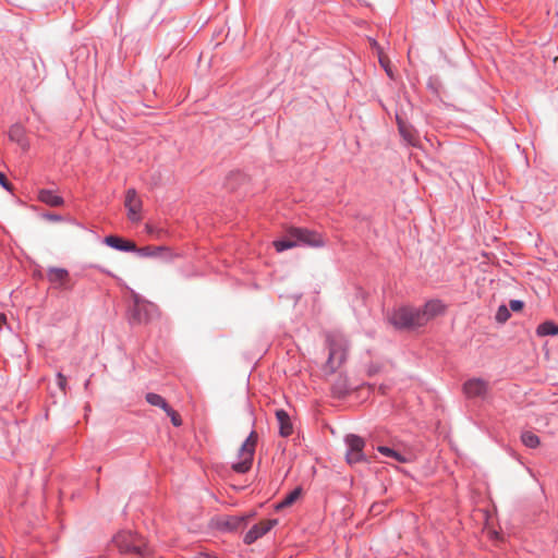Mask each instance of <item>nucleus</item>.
<instances>
[{
  "label": "nucleus",
  "mask_w": 558,
  "mask_h": 558,
  "mask_svg": "<svg viewBox=\"0 0 558 558\" xmlns=\"http://www.w3.org/2000/svg\"><path fill=\"white\" fill-rule=\"evenodd\" d=\"M112 543L121 554L132 555L135 558H154L145 539L131 531H120L113 536Z\"/></svg>",
  "instance_id": "nucleus-1"
},
{
  "label": "nucleus",
  "mask_w": 558,
  "mask_h": 558,
  "mask_svg": "<svg viewBox=\"0 0 558 558\" xmlns=\"http://www.w3.org/2000/svg\"><path fill=\"white\" fill-rule=\"evenodd\" d=\"M299 245L320 247L324 245L322 235L305 228H291L286 238L274 242L277 252H283Z\"/></svg>",
  "instance_id": "nucleus-2"
},
{
  "label": "nucleus",
  "mask_w": 558,
  "mask_h": 558,
  "mask_svg": "<svg viewBox=\"0 0 558 558\" xmlns=\"http://www.w3.org/2000/svg\"><path fill=\"white\" fill-rule=\"evenodd\" d=\"M329 349L327 366L335 372L347 360L349 343L340 332H329L326 337Z\"/></svg>",
  "instance_id": "nucleus-3"
},
{
  "label": "nucleus",
  "mask_w": 558,
  "mask_h": 558,
  "mask_svg": "<svg viewBox=\"0 0 558 558\" xmlns=\"http://www.w3.org/2000/svg\"><path fill=\"white\" fill-rule=\"evenodd\" d=\"M421 317L417 307L401 306L395 308L388 319L397 329H414L424 326V319Z\"/></svg>",
  "instance_id": "nucleus-4"
},
{
  "label": "nucleus",
  "mask_w": 558,
  "mask_h": 558,
  "mask_svg": "<svg viewBox=\"0 0 558 558\" xmlns=\"http://www.w3.org/2000/svg\"><path fill=\"white\" fill-rule=\"evenodd\" d=\"M256 442L257 434L254 430H252L239 449L240 461L232 464L233 471L243 474L251 469Z\"/></svg>",
  "instance_id": "nucleus-5"
},
{
  "label": "nucleus",
  "mask_w": 558,
  "mask_h": 558,
  "mask_svg": "<svg viewBox=\"0 0 558 558\" xmlns=\"http://www.w3.org/2000/svg\"><path fill=\"white\" fill-rule=\"evenodd\" d=\"M158 316V307L140 296L134 298V305L131 310V319L134 323H147Z\"/></svg>",
  "instance_id": "nucleus-6"
},
{
  "label": "nucleus",
  "mask_w": 558,
  "mask_h": 558,
  "mask_svg": "<svg viewBox=\"0 0 558 558\" xmlns=\"http://www.w3.org/2000/svg\"><path fill=\"white\" fill-rule=\"evenodd\" d=\"M344 440L348 447L345 454L348 463L353 464L363 461L365 458L363 453L365 441L363 438L357 435L350 434L345 436Z\"/></svg>",
  "instance_id": "nucleus-7"
},
{
  "label": "nucleus",
  "mask_w": 558,
  "mask_h": 558,
  "mask_svg": "<svg viewBox=\"0 0 558 558\" xmlns=\"http://www.w3.org/2000/svg\"><path fill=\"white\" fill-rule=\"evenodd\" d=\"M489 389L488 381L482 378H471L463 384V392L469 399H485Z\"/></svg>",
  "instance_id": "nucleus-8"
},
{
  "label": "nucleus",
  "mask_w": 558,
  "mask_h": 558,
  "mask_svg": "<svg viewBox=\"0 0 558 558\" xmlns=\"http://www.w3.org/2000/svg\"><path fill=\"white\" fill-rule=\"evenodd\" d=\"M278 524L277 519H267L254 524L244 535L243 542L246 545L255 543L258 538L268 533L274 526Z\"/></svg>",
  "instance_id": "nucleus-9"
},
{
  "label": "nucleus",
  "mask_w": 558,
  "mask_h": 558,
  "mask_svg": "<svg viewBox=\"0 0 558 558\" xmlns=\"http://www.w3.org/2000/svg\"><path fill=\"white\" fill-rule=\"evenodd\" d=\"M124 206L128 210V218L132 222L141 220L142 201L135 189H129L125 193Z\"/></svg>",
  "instance_id": "nucleus-10"
},
{
  "label": "nucleus",
  "mask_w": 558,
  "mask_h": 558,
  "mask_svg": "<svg viewBox=\"0 0 558 558\" xmlns=\"http://www.w3.org/2000/svg\"><path fill=\"white\" fill-rule=\"evenodd\" d=\"M444 304L439 300H430L423 307H417L418 314L426 325L432 318L444 312Z\"/></svg>",
  "instance_id": "nucleus-11"
},
{
  "label": "nucleus",
  "mask_w": 558,
  "mask_h": 558,
  "mask_svg": "<svg viewBox=\"0 0 558 558\" xmlns=\"http://www.w3.org/2000/svg\"><path fill=\"white\" fill-rule=\"evenodd\" d=\"M104 243L108 245L111 248H114L117 251L121 252H136L137 247L136 244L132 241L124 240L117 235H107L104 239Z\"/></svg>",
  "instance_id": "nucleus-12"
},
{
  "label": "nucleus",
  "mask_w": 558,
  "mask_h": 558,
  "mask_svg": "<svg viewBox=\"0 0 558 558\" xmlns=\"http://www.w3.org/2000/svg\"><path fill=\"white\" fill-rule=\"evenodd\" d=\"M350 390L351 387L349 385L348 377L342 374L338 375L331 386L332 395L336 398H343L350 392Z\"/></svg>",
  "instance_id": "nucleus-13"
},
{
  "label": "nucleus",
  "mask_w": 558,
  "mask_h": 558,
  "mask_svg": "<svg viewBox=\"0 0 558 558\" xmlns=\"http://www.w3.org/2000/svg\"><path fill=\"white\" fill-rule=\"evenodd\" d=\"M276 417L279 423V434L282 437H288L293 432V426L290 421L289 414L284 410H277Z\"/></svg>",
  "instance_id": "nucleus-14"
},
{
  "label": "nucleus",
  "mask_w": 558,
  "mask_h": 558,
  "mask_svg": "<svg viewBox=\"0 0 558 558\" xmlns=\"http://www.w3.org/2000/svg\"><path fill=\"white\" fill-rule=\"evenodd\" d=\"M398 129L403 140L411 146H417L420 137L416 131L412 128L398 120Z\"/></svg>",
  "instance_id": "nucleus-15"
},
{
  "label": "nucleus",
  "mask_w": 558,
  "mask_h": 558,
  "mask_svg": "<svg viewBox=\"0 0 558 558\" xmlns=\"http://www.w3.org/2000/svg\"><path fill=\"white\" fill-rule=\"evenodd\" d=\"M38 199L49 206L58 207L63 205L64 201L61 196L57 195L51 190H40L38 193Z\"/></svg>",
  "instance_id": "nucleus-16"
},
{
  "label": "nucleus",
  "mask_w": 558,
  "mask_h": 558,
  "mask_svg": "<svg viewBox=\"0 0 558 558\" xmlns=\"http://www.w3.org/2000/svg\"><path fill=\"white\" fill-rule=\"evenodd\" d=\"M9 137L11 141L17 143L22 147L26 146L24 129L20 124H14L9 130Z\"/></svg>",
  "instance_id": "nucleus-17"
},
{
  "label": "nucleus",
  "mask_w": 558,
  "mask_h": 558,
  "mask_svg": "<svg viewBox=\"0 0 558 558\" xmlns=\"http://www.w3.org/2000/svg\"><path fill=\"white\" fill-rule=\"evenodd\" d=\"M301 493H302V488L295 487L280 502L277 504L276 509L280 510V509L291 506L299 499V497L301 496Z\"/></svg>",
  "instance_id": "nucleus-18"
},
{
  "label": "nucleus",
  "mask_w": 558,
  "mask_h": 558,
  "mask_svg": "<svg viewBox=\"0 0 558 558\" xmlns=\"http://www.w3.org/2000/svg\"><path fill=\"white\" fill-rule=\"evenodd\" d=\"M69 276L64 268L52 267L48 270V279L52 283H62Z\"/></svg>",
  "instance_id": "nucleus-19"
},
{
  "label": "nucleus",
  "mask_w": 558,
  "mask_h": 558,
  "mask_svg": "<svg viewBox=\"0 0 558 558\" xmlns=\"http://www.w3.org/2000/svg\"><path fill=\"white\" fill-rule=\"evenodd\" d=\"M538 336H556L558 335V325L553 322H545L538 325L536 330Z\"/></svg>",
  "instance_id": "nucleus-20"
},
{
  "label": "nucleus",
  "mask_w": 558,
  "mask_h": 558,
  "mask_svg": "<svg viewBox=\"0 0 558 558\" xmlns=\"http://www.w3.org/2000/svg\"><path fill=\"white\" fill-rule=\"evenodd\" d=\"M145 399L150 405L158 407L163 411H166V409H169L170 407L166 399L158 393L148 392Z\"/></svg>",
  "instance_id": "nucleus-21"
},
{
  "label": "nucleus",
  "mask_w": 558,
  "mask_h": 558,
  "mask_svg": "<svg viewBox=\"0 0 558 558\" xmlns=\"http://www.w3.org/2000/svg\"><path fill=\"white\" fill-rule=\"evenodd\" d=\"M521 440L524 446H526L527 448H532V449L538 447V445H539V437L530 430L522 433Z\"/></svg>",
  "instance_id": "nucleus-22"
},
{
  "label": "nucleus",
  "mask_w": 558,
  "mask_h": 558,
  "mask_svg": "<svg viewBox=\"0 0 558 558\" xmlns=\"http://www.w3.org/2000/svg\"><path fill=\"white\" fill-rule=\"evenodd\" d=\"M378 452H380L381 454H384L388 458L396 460L397 462H400V463L407 462L405 457H403L400 452L396 451L395 449H392L390 447L379 446Z\"/></svg>",
  "instance_id": "nucleus-23"
},
{
  "label": "nucleus",
  "mask_w": 558,
  "mask_h": 558,
  "mask_svg": "<svg viewBox=\"0 0 558 558\" xmlns=\"http://www.w3.org/2000/svg\"><path fill=\"white\" fill-rule=\"evenodd\" d=\"M510 317V310L506 305H500L496 313V320L506 323Z\"/></svg>",
  "instance_id": "nucleus-24"
},
{
  "label": "nucleus",
  "mask_w": 558,
  "mask_h": 558,
  "mask_svg": "<svg viewBox=\"0 0 558 558\" xmlns=\"http://www.w3.org/2000/svg\"><path fill=\"white\" fill-rule=\"evenodd\" d=\"M165 412L171 418V423L174 426H180L182 424L180 415L171 407H169V409H166Z\"/></svg>",
  "instance_id": "nucleus-25"
},
{
  "label": "nucleus",
  "mask_w": 558,
  "mask_h": 558,
  "mask_svg": "<svg viewBox=\"0 0 558 558\" xmlns=\"http://www.w3.org/2000/svg\"><path fill=\"white\" fill-rule=\"evenodd\" d=\"M524 306V303L520 300H511L509 302V310L513 311V312H518V311H521Z\"/></svg>",
  "instance_id": "nucleus-26"
},
{
  "label": "nucleus",
  "mask_w": 558,
  "mask_h": 558,
  "mask_svg": "<svg viewBox=\"0 0 558 558\" xmlns=\"http://www.w3.org/2000/svg\"><path fill=\"white\" fill-rule=\"evenodd\" d=\"M0 185L7 191H12V184L8 181L7 177L1 171H0Z\"/></svg>",
  "instance_id": "nucleus-27"
},
{
  "label": "nucleus",
  "mask_w": 558,
  "mask_h": 558,
  "mask_svg": "<svg viewBox=\"0 0 558 558\" xmlns=\"http://www.w3.org/2000/svg\"><path fill=\"white\" fill-rule=\"evenodd\" d=\"M57 379H58V386L59 388L62 390V391H65V387H66V378L65 376H63L62 373H58L57 375Z\"/></svg>",
  "instance_id": "nucleus-28"
},
{
  "label": "nucleus",
  "mask_w": 558,
  "mask_h": 558,
  "mask_svg": "<svg viewBox=\"0 0 558 558\" xmlns=\"http://www.w3.org/2000/svg\"><path fill=\"white\" fill-rule=\"evenodd\" d=\"M44 217L53 222H58V221L62 220V217L57 214H46Z\"/></svg>",
  "instance_id": "nucleus-29"
},
{
  "label": "nucleus",
  "mask_w": 558,
  "mask_h": 558,
  "mask_svg": "<svg viewBox=\"0 0 558 558\" xmlns=\"http://www.w3.org/2000/svg\"><path fill=\"white\" fill-rule=\"evenodd\" d=\"M378 372H379V366H377V365H373V364H372V365H369V366L367 367V375H368V376H374V375H375V374H377Z\"/></svg>",
  "instance_id": "nucleus-30"
},
{
  "label": "nucleus",
  "mask_w": 558,
  "mask_h": 558,
  "mask_svg": "<svg viewBox=\"0 0 558 558\" xmlns=\"http://www.w3.org/2000/svg\"><path fill=\"white\" fill-rule=\"evenodd\" d=\"M7 326V317L0 313V331Z\"/></svg>",
  "instance_id": "nucleus-31"
},
{
  "label": "nucleus",
  "mask_w": 558,
  "mask_h": 558,
  "mask_svg": "<svg viewBox=\"0 0 558 558\" xmlns=\"http://www.w3.org/2000/svg\"><path fill=\"white\" fill-rule=\"evenodd\" d=\"M89 383H90V381H89V379L85 381V384H84L85 389H87V388H88Z\"/></svg>",
  "instance_id": "nucleus-32"
}]
</instances>
